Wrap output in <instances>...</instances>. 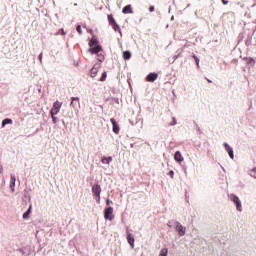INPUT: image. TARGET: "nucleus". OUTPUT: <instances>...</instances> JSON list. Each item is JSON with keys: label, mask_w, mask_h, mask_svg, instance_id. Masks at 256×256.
<instances>
[{"label": "nucleus", "mask_w": 256, "mask_h": 256, "mask_svg": "<svg viewBox=\"0 0 256 256\" xmlns=\"http://www.w3.org/2000/svg\"><path fill=\"white\" fill-rule=\"evenodd\" d=\"M92 193L95 195L97 203H100V201H101V185L95 184L92 187Z\"/></svg>", "instance_id": "nucleus-1"}, {"label": "nucleus", "mask_w": 256, "mask_h": 256, "mask_svg": "<svg viewBox=\"0 0 256 256\" xmlns=\"http://www.w3.org/2000/svg\"><path fill=\"white\" fill-rule=\"evenodd\" d=\"M230 199L233 201V203H235L237 211H243V206L241 205V200L238 196L231 194Z\"/></svg>", "instance_id": "nucleus-2"}, {"label": "nucleus", "mask_w": 256, "mask_h": 256, "mask_svg": "<svg viewBox=\"0 0 256 256\" xmlns=\"http://www.w3.org/2000/svg\"><path fill=\"white\" fill-rule=\"evenodd\" d=\"M63 106V104L59 101L54 102L50 114L53 115H57L59 113V111H61V107Z\"/></svg>", "instance_id": "nucleus-3"}, {"label": "nucleus", "mask_w": 256, "mask_h": 256, "mask_svg": "<svg viewBox=\"0 0 256 256\" xmlns=\"http://www.w3.org/2000/svg\"><path fill=\"white\" fill-rule=\"evenodd\" d=\"M104 219L108 221H113L115 219V215H113V207H108L104 210Z\"/></svg>", "instance_id": "nucleus-4"}, {"label": "nucleus", "mask_w": 256, "mask_h": 256, "mask_svg": "<svg viewBox=\"0 0 256 256\" xmlns=\"http://www.w3.org/2000/svg\"><path fill=\"white\" fill-rule=\"evenodd\" d=\"M159 77V74L153 72L150 73L147 77H146V81H148V83H154V81H157V78Z\"/></svg>", "instance_id": "nucleus-5"}, {"label": "nucleus", "mask_w": 256, "mask_h": 256, "mask_svg": "<svg viewBox=\"0 0 256 256\" xmlns=\"http://www.w3.org/2000/svg\"><path fill=\"white\" fill-rule=\"evenodd\" d=\"M110 122L112 123L113 125V131L116 135H119V131H120V128H119V124H117V121H115V118H111L110 119Z\"/></svg>", "instance_id": "nucleus-6"}, {"label": "nucleus", "mask_w": 256, "mask_h": 256, "mask_svg": "<svg viewBox=\"0 0 256 256\" xmlns=\"http://www.w3.org/2000/svg\"><path fill=\"white\" fill-rule=\"evenodd\" d=\"M176 231L178 232L180 237H183V235H185V228H183V225H181V223L179 222L176 223Z\"/></svg>", "instance_id": "nucleus-7"}, {"label": "nucleus", "mask_w": 256, "mask_h": 256, "mask_svg": "<svg viewBox=\"0 0 256 256\" xmlns=\"http://www.w3.org/2000/svg\"><path fill=\"white\" fill-rule=\"evenodd\" d=\"M70 105L73 107V109H77V107L80 105L79 97H72Z\"/></svg>", "instance_id": "nucleus-8"}, {"label": "nucleus", "mask_w": 256, "mask_h": 256, "mask_svg": "<svg viewBox=\"0 0 256 256\" xmlns=\"http://www.w3.org/2000/svg\"><path fill=\"white\" fill-rule=\"evenodd\" d=\"M224 147H225V150L227 151L230 159H234V154H233V148H231V146H229L227 143H224Z\"/></svg>", "instance_id": "nucleus-9"}, {"label": "nucleus", "mask_w": 256, "mask_h": 256, "mask_svg": "<svg viewBox=\"0 0 256 256\" xmlns=\"http://www.w3.org/2000/svg\"><path fill=\"white\" fill-rule=\"evenodd\" d=\"M174 159H175V161H177V163H183V161L185 160L183 158V155L179 151H176V153L174 155Z\"/></svg>", "instance_id": "nucleus-10"}, {"label": "nucleus", "mask_w": 256, "mask_h": 256, "mask_svg": "<svg viewBox=\"0 0 256 256\" xmlns=\"http://www.w3.org/2000/svg\"><path fill=\"white\" fill-rule=\"evenodd\" d=\"M122 13H124V15L132 14V13H133V7L131 6V4L126 5V6L122 9Z\"/></svg>", "instance_id": "nucleus-11"}, {"label": "nucleus", "mask_w": 256, "mask_h": 256, "mask_svg": "<svg viewBox=\"0 0 256 256\" xmlns=\"http://www.w3.org/2000/svg\"><path fill=\"white\" fill-rule=\"evenodd\" d=\"M127 241L133 249V247H135V238L133 237V235L131 233L127 234Z\"/></svg>", "instance_id": "nucleus-12"}, {"label": "nucleus", "mask_w": 256, "mask_h": 256, "mask_svg": "<svg viewBox=\"0 0 256 256\" xmlns=\"http://www.w3.org/2000/svg\"><path fill=\"white\" fill-rule=\"evenodd\" d=\"M101 46H96L89 49V52L92 53V55H97V53H101Z\"/></svg>", "instance_id": "nucleus-13"}, {"label": "nucleus", "mask_w": 256, "mask_h": 256, "mask_svg": "<svg viewBox=\"0 0 256 256\" xmlns=\"http://www.w3.org/2000/svg\"><path fill=\"white\" fill-rule=\"evenodd\" d=\"M97 73H99V68L94 66L91 70H90V75L92 78L97 77Z\"/></svg>", "instance_id": "nucleus-14"}, {"label": "nucleus", "mask_w": 256, "mask_h": 256, "mask_svg": "<svg viewBox=\"0 0 256 256\" xmlns=\"http://www.w3.org/2000/svg\"><path fill=\"white\" fill-rule=\"evenodd\" d=\"M102 163L105 165H109L111 163V161H113V157H102Z\"/></svg>", "instance_id": "nucleus-15"}, {"label": "nucleus", "mask_w": 256, "mask_h": 256, "mask_svg": "<svg viewBox=\"0 0 256 256\" xmlns=\"http://www.w3.org/2000/svg\"><path fill=\"white\" fill-rule=\"evenodd\" d=\"M31 209H33V205H30L28 210L23 214V219H29V215H31Z\"/></svg>", "instance_id": "nucleus-16"}, {"label": "nucleus", "mask_w": 256, "mask_h": 256, "mask_svg": "<svg viewBox=\"0 0 256 256\" xmlns=\"http://www.w3.org/2000/svg\"><path fill=\"white\" fill-rule=\"evenodd\" d=\"M5 125H13V120L6 118L2 121V127H5Z\"/></svg>", "instance_id": "nucleus-17"}, {"label": "nucleus", "mask_w": 256, "mask_h": 256, "mask_svg": "<svg viewBox=\"0 0 256 256\" xmlns=\"http://www.w3.org/2000/svg\"><path fill=\"white\" fill-rule=\"evenodd\" d=\"M123 59L125 61H129V59H131V52H129V51L123 52Z\"/></svg>", "instance_id": "nucleus-18"}, {"label": "nucleus", "mask_w": 256, "mask_h": 256, "mask_svg": "<svg viewBox=\"0 0 256 256\" xmlns=\"http://www.w3.org/2000/svg\"><path fill=\"white\" fill-rule=\"evenodd\" d=\"M111 27L114 29V31H118L119 33H121V27L119 26V24H117V22L112 24Z\"/></svg>", "instance_id": "nucleus-19"}, {"label": "nucleus", "mask_w": 256, "mask_h": 256, "mask_svg": "<svg viewBox=\"0 0 256 256\" xmlns=\"http://www.w3.org/2000/svg\"><path fill=\"white\" fill-rule=\"evenodd\" d=\"M108 21H109V25H113V24H115V23H117L116 21H115V18H113V15H108Z\"/></svg>", "instance_id": "nucleus-20"}, {"label": "nucleus", "mask_w": 256, "mask_h": 256, "mask_svg": "<svg viewBox=\"0 0 256 256\" xmlns=\"http://www.w3.org/2000/svg\"><path fill=\"white\" fill-rule=\"evenodd\" d=\"M167 253H169V250L167 248H163L160 251V255L159 256H167Z\"/></svg>", "instance_id": "nucleus-21"}, {"label": "nucleus", "mask_w": 256, "mask_h": 256, "mask_svg": "<svg viewBox=\"0 0 256 256\" xmlns=\"http://www.w3.org/2000/svg\"><path fill=\"white\" fill-rule=\"evenodd\" d=\"M97 43H99L98 41H97V39H91L90 40V42H89V45H90V47H93V45H97Z\"/></svg>", "instance_id": "nucleus-22"}, {"label": "nucleus", "mask_w": 256, "mask_h": 256, "mask_svg": "<svg viewBox=\"0 0 256 256\" xmlns=\"http://www.w3.org/2000/svg\"><path fill=\"white\" fill-rule=\"evenodd\" d=\"M249 175H251V177H255V179H256V168L250 170Z\"/></svg>", "instance_id": "nucleus-23"}, {"label": "nucleus", "mask_w": 256, "mask_h": 256, "mask_svg": "<svg viewBox=\"0 0 256 256\" xmlns=\"http://www.w3.org/2000/svg\"><path fill=\"white\" fill-rule=\"evenodd\" d=\"M10 187H15V176H11Z\"/></svg>", "instance_id": "nucleus-24"}, {"label": "nucleus", "mask_w": 256, "mask_h": 256, "mask_svg": "<svg viewBox=\"0 0 256 256\" xmlns=\"http://www.w3.org/2000/svg\"><path fill=\"white\" fill-rule=\"evenodd\" d=\"M192 57L194 58L197 67L199 68V58L195 54H193Z\"/></svg>", "instance_id": "nucleus-25"}, {"label": "nucleus", "mask_w": 256, "mask_h": 256, "mask_svg": "<svg viewBox=\"0 0 256 256\" xmlns=\"http://www.w3.org/2000/svg\"><path fill=\"white\" fill-rule=\"evenodd\" d=\"M107 80V72H103L102 77L100 78V81H106Z\"/></svg>", "instance_id": "nucleus-26"}, {"label": "nucleus", "mask_w": 256, "mask_h": 256, "mask_svg": "<svg viewBox=\"0 0 256 256\" xmlns=\"http://www.w3.org/2000/svg\"><path fill=\"white\" fill-rule=\"evenodd\" d=\"M245 60L248 64L255 63V60L253 58H245Z\"/></svg>", "instance_id": "nucleus-27"}, {"label": "nucleus", "mask_w": 256, "mask_h": 256, "mask_svg": "<svg viewBox=\"0 0 256 256\" xmlns=\"http://www.w3.org/2000/svg\"><path fill=\"white\" fill-rule=\"evenodd\" d=\"M168 175L171 177V179H173L174 175H175V172L173 170H170L168 172Z\"/></svg>", "instance_id": "nucleus-28"}, {"label": "nucleus", "mask_w": 256, "mask_h": 256, "mask_svg": "<svg viewBox=\"0 0 256 256\" xmlns=\"http://www.w3.org/2000/svg\"><path fill=\"white\" fill-rule=\"evenodd\" d=\"M170 125H177V119L175 117L172 118Z\"/></svg>", "instance_id": "nucleus-29"}, {"label": "nucleus", "mask_w": 256, "mask_h": 256, "mask_svg": "<svg viewBox=\"0 0 256 256\" xmlns=\"http://www.w3.org/2000/svg\"><path fill=\"white\" fill-rule=\"evenodd\" d=\"M38 59L40 63H43V53H40V55L38 56Z\"/></svg>", "instance_id": "nucleus-30"}, {"label": "nucleus", "mask_w": 256, "mask_h": 256, "mask_svg": "<svg viewBox=\"0 0 256 256\" xmlns=\"http://www.w3.org/2000/svg\"><path fill=\"white\" fill-rule=\"evenodd\" d=\"M104 59H105V56H103V55H99V56H98V61L101 62V61H103Z\"/></svg>", "instance_id": "nucleus-31"}, {"label": "nucleus", "mask_w": 256, "mask_h": 256, "mask_svg": "<svg viewBox=\"0 0 256 256\" xmlns=\"http://www.w3.org/2000/svg\"><path fill=\"white\" fill-rule=\"evenodd\" d=\"M52 121L53 123H57V117H55V115H51Z\"/></svg>", "instance_id": "nucleus-32"}, {"label": "nucleus", "mask_w": 256, "mask_h": 256, "mask_svg": "<svg viewBox=\"0 0 256 256\" xmlns=\"http://www.w3.org/2000/svg\"><path fill=\"white\" fill-rule=\"evenodd\" d=\"M149 11H150V13H153V11H155V6H150Z\"/></svg>", "instance_id": "nucleus-33"}, {"label": "nucleus", "mask_w": 256, "mask_h": 256, "mask_svg": "<svg viewBox=\"0 0 256 256\" xmlns=\"http://www.w3.org/2000/svg\"><path fill=\"white\" fill-rule=\"evenodd\" d=\"M76 31H78L80 34L82 33L80 25L77 26Z\"/></svg>", "instance_id": "nucleus-34"}, {"label": "nucleus", "mask_w": 256, "mask_h": 256, "mask_svg": "<svg viewBox=\"0 0 256 256\" xmlns=\"http://www.w3.org/2000/svg\"><path fill=\"white\" fill-rule=\"evenodd\" d=\"M182 53H183V49H181L180 53L177 56H175V59L181 57Z\"/></svg>", "instance_id": "nucleus-35"}, {"label": "nucleus", "mask_w": 256, "mask_h": 256, "mask_svg": "<svg viewBox=\"0 0 256 256\" xmlns=\"http://www.w3.org/2000/svg\"><path fill=\"white\" fill-rule=\"evenodd\" d=\"M222 3H223V5H227V4L229 3V1H227V0H222Z\"/></svg>", "instance_id": "nucleus-36"}, {"label": "nucleus", "mask_w": 256, "mask_h": 256, "mask_svg": "<svg viewBox=\"0 0 256 256\" xmlns=\"http://www.w3.org/2000/svg\"><path fill=\"white\" fill-rule=\"evenodd\" d=\"M3 173V166L0 165V175Z\"/></svg>", "instance_id": "nucleus-37"}, {"label": "nucleus", "mask_w": 256, "mask_h": 256, "mask_svg": "<svg viewBox=\"0 0 256 256\" xmlns=\"http://www.w3.org/2000/svg\"><path fill=\"white\" fill-rule=\"evenodd\" d=\"M110 203H113V202H111V201H109V199H107L106 204L109 205Z\"/></svg>", "instance_id": "nucleus-38"}, {"label": "nucleus", "mask_w": 256, "mask_h": 256, "mask_svg": "<svg viewBox=\"0 0 256 256\" xmlns=\"http://www.w3.org/2000/svg\"><path fill=\"white\" fill-rule=\"evenodd\" d=\"M206 81H208V83H213V81H211L210 79L206 78Z\"/></svg>", "instance_id": "nucleus-39"}, {"label": "nucleus", "mask_w": 256, "mask_h": 256, "mask_svg": "<svg viewBox=\"0 0 256 256\" xmlns=\"http://www.w3.org/2000/svg\"><path fill=\"white\" fill-rule=\"evenodd\" d=\"M62 35H65V31L64 30H62Z\"/></svg>", "instance_id": "nucleus-40"}]
</instances>
